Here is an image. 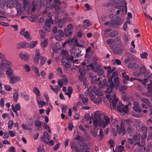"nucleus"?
Returning <instances> with one entry per match:
<instances>
[{
  "label": "nucleus",
  "mask_w": 152,
  "mask_h": 152,
  "mask_svg": "<svg viewBox=\"0 0 152 152\" xmlns=\"http://www.w3.org/2000/svg\"><path fill=\"white\" fill-rule=\"evenodd\" d=\"M74 60V56L72 55L64 57L61 60L62 64L66 68H70L71 66V62Z\"/></svg>",
  "instance_id": "nucleus-1"
},
{
  "label": "nucleus",
  "mask_w": 152,
  "mask_h": 152,
  "mask_svg": "<svg viewBox=\"0 0 152 152\" xmlns=\"http://www.w3.org/2000/svg\"><path fill=\"white\" fill-rule=\"evenodd\" d=\"M4 56L1 53V69L4 68H7L11 66V64L4 58Z\"/></svg>",
  "instance_id": "nucleus-2"
},
{
  "label": "nucleus",
  "mask_w": 152,
  "mask_h": 152,
  "mask_svg": "<svg viewBox=\"0 0 152 152\" xmlns=\"http://www.w3.org/2000/svg\"><path fill=\"white\" fill-rule=\"evenodd\" d=\"M32 4L33 5L31 9V11L32 12L34 11L36 9L38 10H40L43 6L44 5V3L41 0H37L35 3L34 1L32 3Z\"/></svg>",
  "instance_id": "nucleus-3"
},
{
  "label": "nucleus",
  "mask_w": 152,
  "mask_h": 152,
  "mask_svg": "<svg viewBox=\"0 0 152 152\" xmlns=\"http://www.w3.org/2000/svg\"><path fill=\"white\" fill-rule=\"evenodd\" d=\"M72 21V19L70 17L67 18L64 17L59 19L58 21V26L60 28H61L63 25L67 22H71Z\"/></svg>",
  "instance_id": "nucleus-4"
},
{
  "label": "nucleus",
  "mask_w": 152,
  "mask_h": 152,
  "mask_svg": "<svg viewBox=\"0 0 152 152\" xmlns=\"http://www.w3.org/2000/svg\"><path fill=\"white\" fill-rule=\"evenodd\" d=\"M120 24V23L119 21H117L115 20H111L110 21L106 22L104 25L106 26L109 25V27L111 28L116 27L117 26Z\"/></svg>",
  "instance_id": "nucleus-5"
},
{
  "label": "nucleus",
  "mask_w": 152,
  "mask_h": 152,
  "mask_svg": "<svg viewBox=\"0 0 152 152\" xmlns=\"http://www.w3.org/2000/svg\"><path fill=\"white\" fill-rule=\"evenodd\" d=\"M146 72V69L145 66L144 65H142L140 69L139 72H134L133 74L135 76L140 77L142 76Z\"/></svg>",
  "instance_id": "nucleus-6"
},
{
  "label": "nucleus",
  "mask_w": 152,
  "mask_h": 152,
  "mask_svg": "<svg viewBox=\"0 0 152 152\" xmlns=\"http://www.w3.org/2000/svg\"><path fill=\"white\" fill-rule=\"evenodd\" d=\"M53 21L52 20L51 17L50 18L48 19H47L46 20L45 22V25L44 26V28L48 32H50V27L51 26V24H53Z\"/></svg>",
  "instance_id": "nucleus-7"
},
{
  "label": "nucleus",
  "mask_w": 152,
  "mask_h": 152,
  "mask_svg": "<svg viewBox=\"0 0 152 152\" xmlns=\"http://www.w3.org/2000/svg\"><path fill=\"white\" fill-rule=\"evenodd\" d=\"M110 123V118L108 116H105L104 117V120L102 122L100 123V125L103 128L105 127L106 126Z\"/></svg>",
  "instance_id": "nucleus-8"
},
{
  "label": "nucleus",
  "mask_w": 152,
  "mask_h": 152,
  "mask_svg": "<svg viewBox=\"0 0 152 152\" xmlns=\"http://www.w3.org/2000/svg\"><path fill=\"white\" fill-rule=\"evenodd\" d=\"M10 79V83L11 84H14L19 81L20 80V77L18 76L14 75L10 76L9 78Z\"/></svg>",
  "instance_id": "nucleus-9"
},
{
  "label": "nucleus",
  "mask_w": 152,
  "mask_h": 152,
  "mask_svg": "<svg viewBox=\"0 0 152 152\" xmlns=\"http://www.w3.org/2000/svg\"><path fill=\"white\" fill-rule=\"evenodd\" d=\"M129 68L133 69L134 72H138L139 69V65L135 63H129L128 65Z\"/></svg>",
  "instance_id": "nucleus-10"
},
{
  "label": "nucleus",
  "mask_w": 152,
  "mask_h": 152,
  "mask_svg": "<svg viewBox=\"0 0 152 152\" xmlns=\"http://www.w3.org/2000/svg\"><path fill=\"white\" fill-rule=\"evenodd\" d=\"M25 28L22 29L20 32V34L22 36H24L27 39L30 40L31 39L30 38V34L28 31L25 32Z\"/></svg>",
  "instance_id": "nucleus-11"
},
{
  "label": "nucleus",
  "mask_w": 152,
  "mask_h": 152,
  "mask_svg": "<svg viewBox=\"0 0 152 152\" xmlns=\"http://www.w3.org/2000/svg\"><path fill=\"white\" fill-rule=\"evenodd\" d=\"M133 109L137 113H140L142 112L141 107L136 102L134 101L133 102Z\"/></svg>",
  "instance_id": "nucleus-12"
},
{
  "label": "nucleus",
  "mask_w": 152,
  "mask_h": 152,
  "mask_svg": "<svg viewBox=\"0 0 152 152\" xmlns=\"http://www.w3.org/2000/svg\"><path fill=\"white\" fill-rule=\"evenodd\" d=\"M79 98L81 99L83 104L84 105H89L88 98V97L85 98L84 95L83 94H81L79 95Z\"/></svg>",
  "instance_id": "nucleus-13"
},
{
  "label": "nucleus",
  "mask_w": 152,
  "mask_h": 152,
  "mask_svg": "<svg viewBox=\"0 0 152 152\" xmlns=\"http://www.w3.org/2000/svg\"><path fill=\"white\" fill-rule=\"evenodd\" d=\"M140 137L139 134L134 135L133 137L134 140L136 142L134 144L135 145H140Z\"/></svg>",
  "instance_id": "nucleus-14"
},
{
  "label": "nucleus",
  "mask_w": 152,
  "mask_h": 152,
  "mask_svg": "<svg viewBox=\"0 0 152 152\" xmlns=\"http://www.w3.org/2000/svg\"><path fill=\"white\" fill-rule=\"evenodd\" d=\"M118 101V100L116 99H110V107L112 106L113 108L115 109L116 108V105Z\"/></svg>",
  "instance_id": "nucleus-15"
},
{
  "label": "nucleus",
  "mask_w": 152,
  "mask_h": 152,
  "mask_svg": "<svg viewBox=\"0 0 152 152\" xmlns=\"http://www.w3.org/2000/svg\"><path fill=\"white\" fill-rule=\"evenodd\" d=\"M110 85L107 86L106 89V92L108 94H110L114 88V84L113 82L112 81H110Z\"/></svg>",
  "instance_id": "nucleus-16"
},
{
  "label": "nucleus",
  "mask_w": 152,
  "mask_h": 152,
  "mask_svg": "<svg viewBox=\"0 0 152 152\" xmlns=\"http://www.w3.org/2000/svg\"><path fill=\"white\" fill-rule=\"evenodd\" d=\"M123 51V48L121 46H120L117 48L115 50H113V52L115 54H120Z\"/></svg>",
  "instance_id": "nucleus-17"
},
{
  "label": "nucleus",
  "mask_w": 152,
  "mask_h": 152,
  "mask_svg": "<svg viewBox=\"0 0 152 152\" xmlns=\"http://www.w3.org/2000/svg\"><path fill=\"white\" fill-rule=\"evenodd\" d=\"M141 100L142 102L147 104L148 106L150 108L152 107L151 102L148 99L145 98H141Z\"/></svg>",
  "instance_id": "nucleus-18"
},
{
  "label": "nucleus",
  "mask_w": 152,
  "mask_h": 152,
  "mask_svg": "<svg viewBox=\"0 0 152 152\" xmlns=\"http://www.w3.org/2000/svg\"><path fill=\"white\" fill-rule=\"evenodd\" d=\"M20 57L23 60L27 61L29 59V55L27 53H21L20 54Z\"/></svg>",
  "instance_id": "nucleus-19"
},
{
  "label": "nucleus",
  "mask_w": 152,
  "mask_h": 152,
  "mask_svg": "<svg viewBox=\"0 0 152 152\" xmlns=\"http://www.w3.org/2000/svg\"><path fill=\"white\" fill-rule=\"evenodd\" d=\"M35 126L37 127L38 130H39L43 124L42 122L39 120H36L34 122Z\"/></svg>",
  "instance_id": "nucleus-20"
},
{
  "label": "nucleus",
  "mask_w": 152,
  "mask_h": 152,
  "mask_svg": "<svg viewBox=\"0 0 152 152\" xmlns=\"http://www.w3.org/2000/svg\"><path fill=\"white\" fill-rule=\"evenodd\" d=\"M6 73L7 75L8 76L9 78L10 77V76H13L14 75V74L13 72L12 69L10 67H8L7 68L6 71Z\"/></svg>",
  "instance_id": "nucleus-21"
},
{
  "label": "nucleus",
  "mask_w": 152,
  "mask_h": 152,
  "mask_svg": "<svg viewBox=\"0 0 152 152\" xmlns=\"http://www.w3.org/2000/svg\"><path fill=\"white\" fill-rule=\"evenodd\" d=\"M38 43L37 41H35L33 42H31L29 43H27V48H33Z\"/></svg>",
  "instance_id": "nucleus-22"
},
{
  "label": "nucleus",
  "mask_w": 152,
  "mask_h": 152,
  "mask_svg": "<svg viewBox=\"0 0 152 152\" xmlns=\"http://www.w3.org/2000/svg\"><path fill=\"white\" fill-rule=\"evenodd\" d=\"M117 130L119 134H120L122 133L124 135L125 134V128L120 127L118 125L117 126Z\"/></svg>",
  "instance_id": "nucleus-23"
},
{
  "label": "nucleus",
  "mask_w": 152,
  "mask_h": 152,
  "mask_svg": "<svg viewBox=\"0 0 152 152\" xmlns=\"http://www.w3.org/2000/svg\"><path fill=\"white\" fill-rule=\"evenodd\" d=\"M119 77L116 76L113 78V82L114 87H117L120 85V83L119 80Z\"/></svg>",
  "instance_id": "nucleus-24"
},
{
  "label": "nucleus",
  "mask_w": 152,
  "mask_h": 152,
  "mask_svg": "<svg viewBox=\"0 0 152 152\" xmlns=\"http://www.w3.org/2000/svg\"><path fill=\"white\" fill-rule=\"evenodd\" d=\"M27 42H21L17 44L16 45V47L18 49H19L23 48L24 47L27 48Z\"/></svg>",
  "instance_id": "nucleus-25"
},
{
  "label": "nucleus",
  "mask_w": 152,
  "mask_h": 152,
  "mask_svg": "<svg viewBox=\"0 0 152 152\" xmlns=\"http://www.w3.org/2000/svg\"><path fill=\"white\" fill-rule=\"evenodd\" d=\"M15 4V0H12L9 1L7 4V6L8 8L13 7Z\"/></svg>",
  "instance_id": "nucleus-26"
},
{
  "label": "nucleus",
  "mask_w": 152,
  "mask_h": 152,
  "mask_svg": "<svg viewBox=\"0 0 152 152\" xmlns=\"http://www.w3.org/2000/svg\"><path fill=\"white\" fill-rule=\"evenodd\" d=\"M46 8L45 11L43 13H46L47 11L50 10L52 8L50 2L49 1H47L46 4Z\"/></svg>",
  "instance_id": "nucleus-27"
},
{
  "label": "nucleus",
  "mask_w": 152,
  "mask_h": 152,
  "mask_svg": "<svg viewBox=\"0 0 152 152\" xmlns=\"http://www.w3.org/2000/svg\"><path fill=\"white\" fill-rule=\"evenodd\" d=\"M127 3L126 2H125L124 5L125 7L124 6H118L119 8H117V9H118L121 11H124V9H125V11L126 13L127 12Z\"/></svg>",
  "instance_id": "nucleus-28"
},
{
  "label": "nucleus",
  "mask_w": 152,
  "mask_h": 152,
  "mask_svg": "<svg viewBox=\"0 0 152 152\" xmlns=\"http://www.w3.org/2000/svg\"><path fill=\"white\" fill-rule=\"evenodd\" d=\"M81 52V50L77 48L76 49L74 52V57H76L77 56H79V55L80 54Z\"/></svg>",
  "instance_id": "nucleus-29"
},
{
  "label": "nucleus",
  "mask_w": 152,
  "mask_h": 152,
  "mask_svg": "<svg viewBox=\"0 0 152 152\" xmlns=\"http://www.w3.org/2000/svg\"><path fill=\"white\" fill-rule=\"evenodd\" d=\"M123 105L122 102H119L118 103V104L117 106V110L119 112H121L122 110L123 107Z\"/></svg>",
  "instance_id": "nucleus-30"
},
{
  "label": "nucleus",
  "mask_w": 152,
  "mask_h": 152,
  "mask_svg": "<svg viewBox=\"0 0 152 152\" xmlns=\"http://www.w3.org/2000/svg\"><path fill=\"white\" fill-rule=\"evenodd\" d=\"M89 148V147L87 144H84L83 146H82L81 148V150L83 152H90L88 150Z\"/></svg>",
  "instance_id": "nucleus-31"
},
{
  "label": "nucleus",
  "mask_w": 152,
  "mask_h": 152,
  "mask_svg": "<svg viewBox=\"0 0 152 152\" xmlns=\"http://www.w3.org/2000/svg\"><path fill=\"white\" fill-rule=\"evenodd\" d=\"M118 74V72L116 71H115L113 73H112V76L108 80V82H110V81H113V79Z\"/></svg>",
  "instance_id": "nucleus-32"
},
{
  "label": "nucleus",
  "mask_w": 152,
  "mask_h": 152,
  "mask_svg": "<svg viewBox=\"0 0 152 152\" xmlns=\"http://www.w3.org/2000/svg\"><path fill=\"white\" fill-rule=\"evenodd\" d=\"M47 60V58L44 56L41 57L40 58V65L42 66Z\"/></svg>",
  "instance_id": "nucleus-33"
},
{
  "label": "nucleus",
  "mask_w": 152,
  "mask_h": 152,
  "mask_svg": "<svg viewBox=\"0 0 152 152\" xmlns=\"http://www.w3.org/2000/svg\"><path fill=\"white\" fill-rule=\"evenodd\" d=\"M48 45V40L46 39H44L43 41H42L41 44V46L43 48H45L47 47Z\"/></svg>",
  "instance_id": "nucleus-34"
},
{
  "label": "nucleus",
  "mask_w": 152,
  "mask_h": 152,
  "mask_svg": "<svg viewBox=\"0 0 152 152\" xmlns=\"http://www.w3.org/2000/svg\"><path fill=\"white\" fill-rule=\"evenodd\" d=\"M101 66L99 65H97L93 66L92 67V69L94 72H97L99 69L101 68Z\"/></svg>",
  "instance_id": "nucleus-35"
},
{
  "label": "nucleus",
  "mask_w": 152,
  "mask_h": 152,
  "mask_svg": "<svg viewBox=\"0 0 152 152\" xmlns=\"http://www.w3.org/2000/svg\"><path fill=\"white\" fill-rule=\"evenodd\" d=\"M64 33L65 36L67 37L71 35L72 31L66 28L64 29Z\"/></svg>",
  "instance_id": "nucleus-36"
},
{
  "label": "nucleus",
  "mask_w": 152,
  "mask_h": 152,
  "mask_svg": "<svg viewBox=\"0 0 152 152\" xmlns=\"http://www.w3.org/2000/svg\"><path fill=\"white\" fill-rule=\"evenodd\" d=\"M127 88V87L124 85H122L120 86L119 88V89L120 92H122V93L125 92L124 91L125 90H126Z\"/></svg>",
  "instance_id": "nucleus-37"
},
{
  "label": "nucleus",
  "mask_w": 152,
  "mask_h": 152,
  "mask_svg": "<svg viewBox=\"0 0 152 152\" xmlns=\"http://www.w3.org/2000/svg\"><path fill=\"white\" fill-rule=\"evenodd\" d=\"M94 93L97 96H103V93L101 89H99L98 90H97L96 89H95V91H94Z\"/></svg>",
  "instance_id": "nucleus-38"
},
{
  "label": "nucleus",
  "mask_w": 152,
  "mask_h": 152,
  "mask_svg": "<svg viewBox=\"0 0 152 152\" xmlns=\"http://www.w3.org/2000/svg\"><path fill=\"white\" fill-rule=\"evenodd\" d=\"M93 124H94V126L96 127L95 128H96V130H98V128H97L99 126V122L98 120L95 118L93 119Z\"/></svg>",
  "instance_id": "nucleus-39"
},
{
  "label": "nucleus",
  "mask_w": 152,
  "mask_h": 152,
  "mask_svg": "<svg viewBox=\"0 0 152 152\" xmlns=\"http://www.w3.org/2000/svg\"><path fill=\"white\" fill-rule=\"evenodd\" d=\"M122 76L123 78L127 80H129V77L128 75H127L126 73L124 72H121Z\"/></svg>",
  "instance_id": "nucleus-40"
},
{
  "label": "nucleus",
  "mask_w": 152,
  "mask_h": 152,
  "mask_svg": "<svg viewBox=\"0 0 152 152\" xmlns=\"http://www.w3.org/2000/svg\"><path fill=\"white\" fill-rule=\"evenodd\" d=\"M13 124L14 123L12 120H9L8 123V129H11L12 128Z\"/></svg>",
  "instance_id": "nucleus-41"
},
{
  "label": "nucleus",
  "mask_w": 152,
  "mask_h": 152,
  "mask_svg": "<svg viewBox=\"0 0 152 152\" xmlns=\"http://www.w3.org/2000/svg\"><path fill=\"white\" fill-rule=\"evenodd\" d=\"M124 150V147L122 145H119L117 148V150H118L119 152H122ZM113 151L114 152H117V151H115L114 148H113Z\"/></svg>",
  "instance_id": "nucleus-42"
},
{
  "label": "nucleus",
  "mask_w": 152,
  "mask_h": 152,
  "mask_svg": "<svg viewBox=\"0 0 152 152\" xmlns=\"http://www.w3.org/2000/svg\"><path fill=\"white\" fill-rule=\"evenodd\" d=\"M33 92L35 94L37 95V96H39L40 91L37 88H34L33 89Z\"/></svg>",
  "instance_id": "nucleus-43"
},
{
  "label": "nucleus",
  "mask_w": 152,
  "mask_h": 152,
  "mask_svg": "<svg viewBox=\"0 0 152 152\" xmlns=\"http://www.w3.org/2000/svg\"><path fill=\"white\" fill-rule=\"evenodd\" d=\"M62 80L64 81V84L65 85H66L68 83V80L66 75H63L62 76Z\"/></svg>",
  "instance_id": "nucleus-44"
},
{
  "label": "nucleus",
  "mask_w": 152,
  "mask_h": 152,
  "mask_svg": "<svg viewBox=\"0 0 152 152\" xmlns=\"http://www.w3.org/2000/svg\"><path fill=\"white\" fill-rule=\"evenodd\" d=\"M95 88L94 86L93 87L92 86L90 87L88 90V93H92L93 92H94V91L95 90Z\"/></svg>",
  "instance_id": "nucleus-45"
},
{
  "label": "nucleus",
  "mask_w": 152,
  "mask_h": 152,
  "mask_svg": "<svg viewBox=\"0 0 152 152\" xmlns=\"http://www.w3.org/2000/svg\"><path fill=\"white\" fill-rule=\"evenodd\" d=\"M18 94L17 92H15L13 95V98L15 102H17L18 99Z\"/></svg>",
  "instance_id": "nucleus-46"
},
{
  "label": "nucleus",
  "mask_w": 152,
  "mask_h": 152,
  "mask_svg": "<svg viewBox=\"0 0 152 152\" xmlns=\"http://www.w3.org/2000/svg\"><path fill=\"white\" fill-rule=\"evenodd\" d=\"M23 8L25 9L28 7L29 4L28 0H23Z\"/></svg>",
  "instance_id": "nucleus-47"
},
{
  "label": "nucleus",
  "mask_w": 152,
  "mask_h": 152,
  "mask_svg": "<svg viewBox=\"0 0 152 152\" xmlns=\"http://www.w3.org/2000/svg\"><path fill=\"white\" fill-rule=\"evenodd\" d=\"M118 35V32L117 31H113L110 32V36L112 37H116Z\"/></svg>",
  "instance_id": "nucleus-48"
},
{
  "label": "nucleus",
  "mask_w": 152,
  "mask_h": 152,
  "mask_svg": "<svg viewBox=\"0 0 152 152\" xmlns=\"http://www.w3.org/2000/svg\"><path fill=\"white\" fill-rule=\"evenodd\" d=\"M71 144V148H73L75 150V151L78 149L76 143L73 142L72 144Z\"/></svg>",
  "instance_id": "nucleus-49"
},
{
  "label": "nucleus",
  "mask_w": 152,
  "mask_h": 152,
  "mask_svg": "<svg viewBox=\"0 0 152 152\" xmlns=\"http://www.w3.org/2000/svg\"><path fill=\"white\" fill-rule=\"evenodd\" d=\"M129 106L126 105L125 106L123 105V107L122 110V112H124L125 113H127L128 110H129Z\"/></svg>",
  "instance_id": "nucleus-50"
},
{
  "label": "nucleus",
  "mask_w": 152,
  "mask_h": 152,
  "mask_svg": "<svg viewBox=\"0 0 152 152\" xmlns=\"http://www.w3.org/2000/svg\"><path fill=\"white\" fill-rule=\"evenodd\" d=\"M148 90L149 92H152V83H150L147 84Z\"/></svg>",
  "instance_id": "nucleus-51"
},
{
  "label": "nucleus",
  "mask_w": 152,
  "mask_h": 152,
  "mask_svg": "<svg viewBox=\"0 0 152 152\" xmlns=\"http://www.w3.org/2000/svg\"><path fill=\"white\" fill-rule=\"evenodd\" d=\"M96 128H95L94 129L91 131V132L94 137H96L97 136L98 132L96 130Z\"/></svg>",
  "instance_id": "nucleus-52"
},
{
  "label": "nucleus",
  "mask_w": 152,
  "mask_h": 152,
  "mask_svg": "<svg viewBox=\"0 0 152 152\" xmlns=\"http://www.w3.org/2000/svg\"><path fill=\"white\" fill-rule=\"evenodd\" d=\"M15 5L16 6V9H19V8H22V5L21 4L19 3L18 0H15Z\"/></svg>",
  "instance_id": "nucleus-53"
},
{
  "label": "nucleus",
  "mask_w": 152,
  "mask_h": 152,
  "mask_svg": "<svg viewBox=\"0 0 152 152\" xmlns=\"http://www.w3.org/2000/svg\"><path fill=\"white\" fill-rule=\"evenodd\" d=\"M34 122V119L32 118H31L29 119L28 121L27 122L28 125L30 126H31Z\"/></svg>",
  "instance_id": "nucleus-54"
},
{
  "label": "nucleus",
  "mask_w": 152,
  "mask_h": 152,
  "mask_svg": "<svg viewBox=\"0 0 152 152\" xmlns=\"http://www.w3.org/2000/svg\"><path fill=\"white\" fill-rule=\"evenodd\" d=\"M79 128L80 130L83 132L84 134H86L87 133V132L86 130L83 126L82 125H80L79 126Z\"/></svg>",
  "instance_id": "nucleus-55"
},
{
  "label": "nucleus",
  "mask_w": 152,
  "mask_h": 152,
  "mask_svg": "<svg viewBox=\"0 0 152 152\" xmlns=\"http://www.w3.org/2000/svg\"><path fill=\"white\" fill-rule=\"evenodd\" d=\"M23 96V97L25 99L26 101H28L29 99V97L28 95L27 94H23V93H22L21 94V96L22 97V96Z\"/></svg>",
  "instance_id": "nucleus-56"
},
{
  "label": "nucleus",
  "mask_w": 152,
  "mask_h": 152,
  "mask_svg": "<svg viewBox=\"0 0 152 152\" xmlns=\"http://www.w3.org/2000/svg\"><path fill=\"white\" fill-rule=\"evenodd\" d=\"M39 33L41 37L42 38L45 37L46 35V34L43 32L42 30H39Z\"/></svg>",
  "instance_id": "nucleus-57"
},
{
  "label": "nucleus",
  "mask_w": 152,
  "mask_h": 152,
  "mask_svg": "<svg viewBox=\"0 0 152 152\" xmlns=\"http://www.w3.org/2000/svg\"><path fill=\"white\" fill-rule=\"evenodd\" d=\"M73 127V123L72 122H70L69 123V125L68 127V129L72 131V130Z\"/></svg>",
  "instance_id": "nucleus-58"
},
{
  "label": "nucleus",
  "mask_w": 152,
  "mask_h": 152,
  "mask_svg": "<svg viewBox=\"0 0 152 152\" xmlns=\"http://www.w3.org/2000/svg\"><path fill=\"white\" fill-rule=\"evenodd\" d=\"M141 129L143 133V134H147V128L145 126H142L141 127Z\"/></svg>",
  "instance_id": "nucleus-59"
},
{
  "label": "nucleus",
  "mask_w": 152,
  "mask_h": 152,
  "mask_svg": "<svg viewBox=\"0 0 152 152\" xmlns=\"http://www.w3.org/2000/svg\"><path fill=\"white\" fill-rule=\"evenodd\" d=\"M17 15H20L22 14L23 12V9L22 8H19L17 9Z\"/></svg>",
  "instance_id": "nucleus-60"
},
{
  "label": "nucleus",
  "mask_w": 152,
  "mask_h": 152,
  "mask_svg": "<svg viewBox=\"0 0 152 152\" xmlns=\"http://www.w3.org/2000/svg\"><path fill=\"white\" fill-rule=\"evenodd\" d=\"M77 142L78 144L79 145H80L81 146V148H82V146H83V145L84 144H86L84 143H83V140H78L77 141Z\"/></svg>",
  "instance_id": "nucleus-61"
},
{
  "label": "nucleus",
  "mask_w": 152,
  "mask_h": 152,
  "mask_svg": "<svg viewBox=\"0 0 152 152\" xmlns=\"http://www.w3.org/2000/svg\"><path fill=\"white\" fill-rule=\"evenodd\" d=\"M24 67L25 70L27 72H28L31 70L30 67L28 65H25Z\"/></svg>",
  "instance_id": "nucleus-62"
},
{
  "label": "nucleus",
  "mask_w": 152,
  "mask_h": 152,
  "mask_svg": "<svg viewBox=\"0 0 152 152\" xmlns=\"http://www.w3.org/2000/svg\"><path fill=\"white\" fill-rule=\"evenodd\" d=\"M104 5L106 7H110L113 6V4L112 2H107L105 3Z\"/></svg>",
  "instance_id": "nucleus-63"
},
{
  "label": "nucleus",
  "mask_w": 152,
  "mask_h": 152,
  "mask_svg": "<svg viewBox=\"0 0 152 152\" xmlns=\"http://www.w3.org/2000/svg\"><path fill=\"white\" fill-rule=\"evenodd\" d=\"M97 75L99 76L103 75L104 73V71L102 69H100L97 72Z\"/></svg>",
  "instance_id": "nucleus-64"
}]
</instances>
